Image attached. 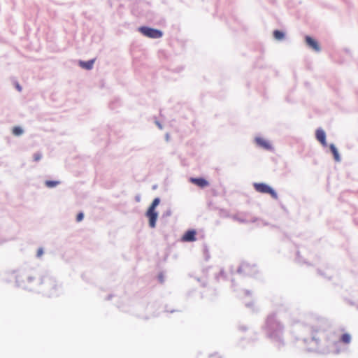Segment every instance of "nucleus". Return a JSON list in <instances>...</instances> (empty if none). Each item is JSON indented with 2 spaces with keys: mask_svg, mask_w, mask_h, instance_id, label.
Wrapping results in <instances>:
<instances>
[{
  "mask_svg": "<svg viewBox=\"0 0 358 358\" xmlns=\"http://www.w3.org/2000/svg\"><path fill=\"white\" fill-rule=\"evenodd\" d=\"M255 189L262 194H268L272 198L277 199V193L268 185L265 183H254L253 185Z\"/></svg>",
  "mask_w": 358,
  "mask_h": 358,
  "instance_id": "nucleus-1",
  "label": "nucleus"
},
{
  "mask_svg": "<svg viewBox=\"0 0 358 358\" xmlns=\"http://www.w3.org/2000/svg\"><path fill=\"white\" fill-rule=\"evenodd\" d=\"M139 31L144 36L151 38H159L162 36L161 31L148 27H141L139 28Z\"/></svg>",
  "mask_w": 358,
  "mask_h": 358,
  "instance_id": "nucleus-2",
  "label": "nucleus"
},
{
  "mask_svg": "<svg viewBox=\"0 0 358 358\" xmlns=\"http://www.w3.org/2000/svg\"><path fill=\"white\" fill-rule=\"evenodd\" d=\"M305 40L306 44L313 50H314L316 52L320 51V46L317 41H315V39L308 36H306Z\"/></svg>",
  "mask_w": 358,
  "mask_h": 358,
  "instance_id": "nucleus-3",
  "label": "nucleus"
},
{
  "mask_svg": "<svg viewBox=\"0 0 358 358\" xmlns=\"http://www.w3.org/2000/svg\"><path fill=\"white\" fill-rule=\"evenodd\" d=\"M189 181L192 184H194L201 188L207 187L209 185V182L206 179H204L203 178H191L189 179Z\"/></svg>",
  "mask_w": 358,
  "mask_h": 358,
  "instance_id": "nucleus-4",
  "label": "nucleus"
},
{
  "mask_svg": "<svg viewBox=\"0 0 358 358\" xmlns=\"http://www.w3.org/2000/svg\"><path fill=\"white\" fill-rule=\"evenodd\" d=\"M147 217L149 218L150 227L154 228L156 225L157 219V213L155 210H148L146 213Z\"/></svg>",
  "mask_w": 358,
  "mask_h": 358,
  "instance_id": "nucleus-5",
  "label": "nucleus"
},
{
  "mask_svg": "<svg viewBox=\"0 0 358 358\" xmlns=\"http://www.w3.org/2000/svg\"><path fill=\"white\" fill-rule=\"evenodd\" d=\"M196 231L189 230L182 237V241L185 242H192L196 241Z\"/></svg>",
  "mask_w": 358,
  "mask_h": 358,
  "instance_id": "nucleus-6",
  "label": "nucleus"
},
{
  "mask_svg": "<svg viewBox=\"0 0 358 358\" xmlns=\"http://www.w3.org/2000/svg\"><path fill=\"white\" fill-rule=\"evenodd\" d=\"M255 142L259 147L264 149L270 150L271 148L270 143L263 138L257 137L255 138Z\"/></svg>",
  "mask_w": 358,
  "mask_h": 358,
  "instance_id": "nucleus-7",
  "label": "nucleus"
},
{
  "mask_svg": "<svg viewBox=\"0 0 358 358\" xmlns=\"http://www.w3.org/2000/svg\"><path fill=\"white\" fill-rule=\"evenodd\" d=\"M316 138L320 141L324 146L327 145L326 142V134L322 129H317L316 131Z\"/></svg>",
  "mask_w": 358,
  "mask_h": 358,
  "instance_id": "nucleus-8",
  "label": "nucleus"
},
{
  "mask_svg": "<svg viewBox=\"0 0 358 358\" xmlns=\"http://www.w3.org/2000/svg\"><path fill=\"white\" fill-rule=\"evenodd\" d=\"M94 62V59L87 62H80V66L83 69L90 70L92 68Z\"/></svg>",
  "mask_w": 358,
  "mask_h": 358,
  "instance_id": "nucleus-9",
  "label": "nucleus"
},
{
  "mask_svg": "<svg viewBox=\"0 0 358 358\" xmlns=\"http://www.w3.org/2000/svg\"><path fill=\"white\" fill-rule=\"evenodd\" d=\"M329 148L334 155V159L336 162H339L341 160L340 156H339L338 152L336 148L335 147V145L334 144H331L329 145Z\"/></svg>",
  "mask_w": 358,
  "mask_h": 358,
  "instance_id": "nucleus-10",
  "label": "nucleus"
},
{
  "mask_svg": "<svg viewBox=\"0 0 358 358\" xmlns=\"http://www.w3.org/2000/svg\"><path fill=\"white\" fill-rule=\"evenodd\" d=\"M351 335L345 333L341 336L340 341L344 344H349L351 342Z\"/></svg>",
  "mask_w": 358,
  "mask_h": 358,
  "instance_id": "nucleus-11",
  "label": "nucleus"
},
{
  "mask_svg": "<svg viewBox=\"0 0 358 358\" xmlns=\"http://www.w3.org/2000/svg\"><path fill=\"white\" fill-rule=\"evenodd\" d=\"M60 182L59 181H55V180H46L45 182V185L48 188H52L56 187L57 185H59Z\"/></svg>",
  "mask_w": 358,
  "mask_h": 358,
  "instance_id": "nucleus-12",
  "label": "nucleus"
},
{
  "mask_svg": "<svg viewBox=\"0 0 358 358\" xmlns=\"http://www.w3.org/2000/svg\"><path fill=\"white\" fill-rule=\"evenodd\" d=\"M273 36L276 40L280 41L284 38L285 35L282 31L279 30H275L273 31Z\"/></svg>",
  "mask_w": 358,
  "mask_h": 358,
  "instance_id": "nucleus-13",
  "label": "nucleus"
},
{
  "mask_svg": "<svg viewBox=\"0 0 358 358\" xmlns=\"http://www.w3.org/2000/svg\"><path fill=\"white\" fill-rule=\"evenodd\" d=\"M159 201H160V200H159V198H155V199L153 200V201H152V203L151 206L149 207L148 210H155V209L156 206L159 205Z\"/></svg>",
  "mask_w": 358,
  "mask_h": 358,
  "instance_id": "nucleus-14",
  "label": "nucleus"
},
{
  "mask_svg": "<svg viewBox=\"0 0 358 358\" xmlns=\"http://www.w3.org/2000/svg\"><path fill=\"white\" fill-rule=\"evenodd\" d=\"M22 133H23V130L20 127H13V134L15 136H20V135L22 134Z\"/></svg>",
  "mask_w": 358,
  "mask_h": 358,
  "instance_id": "nucleus-15",
  "label": "nucleus"
},
{
  "mask_svg": "<svg viewBox=\"0 0 358 358\" xmlns=\"http://www.w3.org/2000/svg\"><path fill=\"white\" fill-rule=\"evenodd\" d=\"M34 161L38 162L42 158V154L41 152H36L33 155Z\"/></svg>",
  "mask_w": 358,
  "mask_h": 358,
  "instance_id": "nucleus-16",
  "label": "nucleus"
},
{
  "mask_svg": "<svg viewBox=\"0 0 358 358\" xmlns=\"http://www.w3.org/2000/svg\"><path fill=\"white\" fill-rule=\"evenodd\" d=\"M84 217V215L83 213H79L78 215H77V217H76V221L77 222H80L83 220Z\"/></svg>",
  "mask_w": 358,
  "mask_h": 358,
  "instance_id": "nucleus-17",
  "label": "nucleus"
},
{
  "mask_svg": "<svg viewBox=\"0 0 358 358\" xmlns=\"http://www.w3.org/2000/svg\"><path fill=\"white\" fill-rule=\"evenodd\" d=\"M43 248H38L37 250V254H36L37 257H41L43 255Z\"/></svg>",
  "mask_w": 358,
  "mask_h": 358,
  "instance_id": "nucleus-18",
  "label": "nucleus"
},
{
  "mask_svg": "<svg viewBox=\"0 0 358 358\" xmlns=\"http://www.w3.org/2000/svg\"><path fill=\"white\" fill-rule=\"evenodd\" d=\"M15 87L19 92H21L22 87L17 83L15 84Z\"/></svg>",
  "mask_w": 358,
  "mask_h": 358,
  "instance_id": "nucleus-19",
  "label": "nucleus"
},
{
  "mask_svg": "<svg viewBox=\"0 0 358 358\" xmlns=\"http://www.w3.org/2000/svg\"><path fill=\"white\" fill-rule=\"evenodd\" d=\"M44 280H45V279H41V284L44 282Z\"/></svg>",
  "mask_w": 358,
  "mask_h": 358,
  "instance_id": "nucleus-20",
  "label": "nucleus"
}]
</instances>
